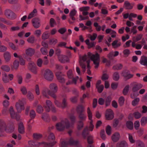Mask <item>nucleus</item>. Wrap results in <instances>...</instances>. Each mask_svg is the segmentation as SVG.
I'll return each instance as SVG.
<instances>
[{
    "label": "nucleus",
    "instance_id": "obj_1",
    "mask_svg": "<svg viewBox=\"0 0 147 147\" xmlns=\"http://www.w3.org/2000/svg\"><path fill=\"white\" fill-rule=\"evenodd\" d=\"M55 137L53 133H50L48 137V140L49 143L42 142L41 143L37 141L30 140L29 141L28 143L31 147H38L43 145L44 147H52L56 143L54 141Z\"/></svg>",
    "mask_w": 147,
    "mask_h": 147
},
{
    "label": "nucleus",
    "instance_id": "obj_2",
    "mask_svg": "<svg viewBox=\"0 0 147 147\" xmlns=\"http://www.w3.org/2000/svg\"><path fill=\"white\" fill-rule=\"evenodd\" d=\"M69 118L71 121V123L67 119H65L61 122L57 123L56 125L57 129L59 131H62L65 128L68 129L70 127H72L73 125L75 122V118L74 116L72 114L70 115Z\"/></svg>",
    "mask_w": 147,
    "mask_h": 147
},
{
    "label": "nucleus",
    "instance_id": "obj_3",
    "mask_svg": "<svg viewBox=\"0 0 147 147\" xmlns=\"http://www.w3.org/2000/svg\"><path fill=\"white\" fill-rule=\"evenodd\" d=\"M68 144L74 146L76 147H81L80 142L78 140H75L72 138H71L68 142L64 140L61 142V147H67Z\"/></svg>",
    "mask_w": 147,
    "mask_h": 147
},
{
    "label": "nucleus",
    "instance_id": "obj_4",
    "mask_svg": "<svg viewBox=\"0 0 147 147\" xmlns=\"http://www.w3.org/2000/svg\"><path fill=\"white\" fill-rule=\"evenodd\" d=\"M13 126H11L10 127H8L4 120L0 119V136H1V133L4 131L7 132H11L13 131Z\"/></svg>",
    "mask_w": 147,
    "mask_h": 147
},
{
    "label": "nucleus",
    "instance_id": "obj_5",
    "mask_svg": "<svg viewBox=\"0 0 147 147\" xmlns=\"http://www.w3.org/2000/svg\"><path fill=\"white\" fill-rule=\"evenodd\" d=\"M77 111L79 114L80 119L78 124V128L79 130H80L83 127V106L78 105L77 107Z\"/></svg>",
    "mask_w": 147,
    "mask_h": 147
},
{
    "label": "nucleus",
    "instance_id": "obj_6",
    "mask_svg": "<svg viewBox=\"0 0 147 147\" xmlns=\"http://www.w3.org/2000/svg\"><path fill=\"white\" fill-rule=\"evenodd\" d=\"M90 59L93 61L94 64L95 65L94 67L97 68L99 65L100 57L99 55L97 53L95 54H93L90 57Z\"/></svg>",
    "mask_w": 147,
    "mask_h": 147
},
{
    "label": "nucleus",
    "instance_id": "obj_7",
    "mask_svg": "<svg viewBox=\"0 0 147 147\" xmlns=\"http://www.w3.org/2000/svg\"><path fill=\"white\" fill-rule=\"evenodd\" d=\"M55 99V104L57 107L62 109H64L67 107L68 103L66 98H63L61 102L56 100V98Z\"/></svg>",
    "mask_w": 147,
    "mask_h": 147
},
{
    "label": "nucleus",
    "instance_id": "obj_8",
    "mask_svg": "<svg viewBox=\"0 0 147 147\" xmlns=\"http://www.w3.org/2000/svg\"><path fill=\"white\" fill-rule=\"evenodd\" d=\"M44 76L45 79L49 81H52L54 76L53 72L49 69L45 70Z\"/></svg>",
    "mask_w": 147,
    "mask_h": 147
},
{
    "label": "nucleus",
    "instance_id": "obj_9",
    "mask_svg": "<svg viewBox=\"0 0 147 147\" xmlns=\"http://www.w3.org/2000/svg\"><path fill=\"white\" fill-rule=\"evenodd\" d=\"M42 94L44 96L47 98H49V95L51 96L54 99L56 98V96L55 94L51 92V91L50 90L47 88H45L42 90Z\"/></svg>",
    "mask_w": 147,
    "mask_h": 147
},
{
    "label": "nucleus",
    "instance_id": "obj_10",
    "mask_svg": "<svg viewBox=\"0 0 147 147\" xmlns=\"http://www.w3.org/2000/svg\"><path fill=\"white\" fill-rule=\"evenodd\" d=\"M87 112L88 115L89 119L90 120V122L89 127V129L90 131H92L94 128V126L93 124V120L92 119V113L89 107L87 108Z\"/></svg>",
    "mask_w": 147,
    "mask_h": 147
},
{
    "label": "nucleus",
    "instance_id": "obj_11",
    "mask_svg": "<svg viewBox=\"0 0 147 147\" xmlns=\"http://www.w3.org/2000/svg\"><path fill=\"white\" fill-rule=\"evenodd\" d=\"M4 14L5 16L9 19L13 20L16 18L15 14L9 9H7L5 11Z\"/></svg>",
    "mask_w": 147,
    "mask_h": 147
},
{
    "label": "nucleus",
    "instance_id": "obj_12",
    "mask_svg": "<svg viewBox=\"0 0 147 147\" xmlns=\"http://www.w3.org/2000/svg\"><path fill=\"white\" fill-rule=\"evenodd\" d=\"M9 111L11 116L12 118L16 119L17 121L19 120L20 116L19 114L14 112L12 107H10Z\"/></svg>",
    "mask_w": 147,
    "mask_h": 147
},
{
    "label": "nucleus",
    "instance_id": "obj_13",
    "mask_svg": "<svg viewBox=\"0 0 147 147\" xmlns=\"http://www.w3.org/2000/svg\"><path fill=\"white\" fill-rule=\"evenodd\" d=\"M16 107L18 112L20 113L21 111L24 109V102L23 101L19 100L16 103Z\"/></svg>",
    "mask_w": 147,
    "mask_h": 147
},
{
    "label": "nucleus",
    "instance_id": "obj_14",
    "mask_svg": "<svg viewBox=\"0 0 147 147\" xmlns=\"http://www.w3.org/2000/svg\"><path fill=\"white\" fill-rule=\"evenodd\" d=\"M105 117L108 120H111L114 117V113L113 111L111 109H107L105 114Z\"/></svg>",
    "mask_w": 147,
    "mask_h": 147
},
{
    "label": "nucleus",
    "instance_id": "obj_15",
    "mask_svg": "<svg viewBox=\"0 0 147 147\" xmlns=\"http://www.w3.org/2000/svg\"><path fill=\"white\" fill-rule=\"evenodd\" d=\"M67 75L69 78L72 79L73 83L75 84L76 83V80L79 78V77L78 76H76V78H74L72 70H70L67 72Z\"/></svg>",
    "mask_w": 147,
    "mask_h": 147
},
{
    "label": "nucleus",
    "instance_id": "obj_16",
    "mask_svg": "<svg viewBox=\"0 0 147 147\" xmlns=\"http://www.w3.org/2000/svg\"><path fill=\"white\" fill-rule=\"evenodd\" d=\"M28 68L33 73H37V69L35 64L33 62H30L29 63Z\"/></svg>",
    "mask_w": 147,
    "mask_h": 147
},
{
    "label": "nucleus",
    "instance_id": "obj_17",
    "mask_svg": "<svg viewBox=\"0 0 147 147\" xmlns=\"http://www.w3.org/2000/svg\"><path fill=\"white\" fill-rule=\"evenodd\" d=\"M57 78L59 81L61 83H64L65 80L64 78L63 74L60 71H58L56 73Z\"/></svg>",
    "mask_w": 147,
    "mask_h": 147
},
{
    "label": "nucleus",
    "instance_id": "obj_18",
    "mask_svg": "<svg viewBox=\"0 0 147 147\" xmlns=\"http://www.w3.org/2000/svg\"><path fill=\"white\" fill-rule=\"evenodd\" d=\"M32 21L33 25L35 28H38L40 26V20L39 18H34L32 19Z\"/></svg>",
    "mask_w": 147,
    "mask_h": 147
},
{
    "label": "nucleus",
    "instance_id": "obj_19",
    "mask_svg": "<svg viewBox=\"0 0 147 147\" xmlns=\"http://www.w3.org/2000/svg\"><path fill=\"white\" fill-rule=\"evenodd\" d=\"M120 135L118 132L114 133L112 136L111 138L112 141L114 142H117L119 139Z\"/></svg>",
    "mask_w": 147,
    "mask_h": 147
},
{
    "label": "nucleus",
    "instance_id": "obj_20",
    "mask_svg": "<svg viewBox=\"0 0 147 147\" xmlns=\"http://www.w3.org/2000/svg\"><path fill=\"white\" fill-rule=\"evenodd\" d=\"M143 87V85L140 83H137L133 85L132 90L135 92L138 90Z\"/></svg>",
    "mask_w": 147,
    "mask_h": 147
},
{
    "label": "nucleus",
    "instance_id": "obj_21",
    "mask_svg": "<svg viewBox=\"0 0 147 147\" xmlns=\"http://www.w3.org/2000/svg\"><path fill=\"white\" fill-rule=\"evenodd\" d=\"M90 131L88 126L85 127L83 129V139H86V137L91 135L90 134Z\"/></svg>",
    "mask_w": 147,
    "mask_h": 147
},
{
    "label": "nucleus",
    "instance_id": "obj_22",
    "mask_svg": "<svg viewBox=\"0 0 147 147\" xmlns=\"http://www.w3.org/2000/svg\"><path fill=\"white\" fill-rule=\"evenodd\" d=\"M58 58L59 61L62 63L67 62L69 61L68 57L65 55H61L59 56Z\"/></svg>",
    "mask_w": 147,
    "mask_h": 147
},
{
    "label": "nucleus",
    "instance_id": "obj_23",
    "mask_svg": "<svg viewBox=\"0 0 147 147\" xmlns=\"http://www.w3.org/2000/svg\"><path fill=\"white\" fill-rule=\"evenodd\" d=\"M73 94L76 96L71 97L70 98V100L72 102H75L77 100V97L78 96V92L77 90L74 89L73 90Z\"/></svg>",
    "mask_w": 147,
    "mask_h": 147
},
{
    "label": "nucleus",
    "instance_id": "obj_24",
    "mask_svg": "<svg viewBox=\"0 0 147 147\" xmlns=\"http://www.w3.org/2000/svg\"><path fill=\"white\" fill-rule=\"evenodd\" d=\"M140 63L142 65L147 66V57L144 56H142L140 61Z\"/></svg>",
    "mask_w": 147,
    "mask_h": 147
},
{
    "label": "nucleus",
    "instance_id": "obj_25",
    "mask_svg": "<svg viewBox=\"0 0 147 147\" xmlns=\"http://www.w3.org/2000/svg\"><path fill=\"white\" fill-rule=\"evenodd\" d=\"M49 88L51 92L55 94L57 90V87L56 85L54 83L51 84L49 86Z\"/></svg>",
    "mask_w": 147,
    "mask_h": 147
},
{
    "label": "nucleus",
    "instance_id": "obj_26",
    "mask_svg": "<svg viewBox=\"0 0 147 147\" xmlns=\"http://www.w3.org/2000/svg\"><path fill=\"white\" fill-rule=\"evenodd\" d=\"M46 106H45V107L47 111L49 112L51 109V107L53 105L52 102L49 100H47L46 101Z\"/></svg>",
    "mask_w": 147,
    "mask_h": 147
},
{
    "label": "nucleus",
    "instance_id": "obj_27",
    "mask_svg": "<svg viewBox=\"0 0 147 147\" xmlns=\"http://www.w3.org/2000/svg\"><path fill=\"white\" fill-rule=\"evenodd\" d=\"M86 44L88 46V48L90 49L93 47H94L95 46L96 43L92 41L91 42H90L89 40L88 39H87L85 41Z\"/></svg>",
    "mask_w": 147,
    "mask_h": 147
},
{
    "label": "nucleus",
    "instance_id": "obj_28",
    "mask_svg": "<svg viewBox=\"0 0 147 147\" xmlns=\"http://www.w3.org/2000/svg\"><path fill=\"white\" fill-rule=\"evenodd\" d=\"M77 11L75 9H73L71 10L69 13V16L71 19L73 21L76 20V18L74 16L76 15Z\"/></svg>",
    "mask_w": 147,
    "mask_h": 147
},
{
    "label": "nucleus",
    "instance_id": "obj_29",
    "mask_svg": "<svg viewBox=\"0 0 147 147\" xmlns=\"http://www.w3.org/2000/svg\"><path fill=\"white\" fill-rule=\"evenodd\" d=\"M112 99V98L110 96H107L105 100L106 107H107L110 105Z\"/></svg>",
    "mask_w": 147,
    "mask_h": 147
},
{
    "label": "nucleus",
    "instance_id": "obj_30",
    "mask_svg": "<svg viewBox=\"0 0 147 147\" xmlns=\"http://www.w3.org/2000/svg\"><path fill=\"white\" fill-rule=\"evenodd\" d=\"M126 126L128 129L130 130H132L133 129V123L130 121H128L126 122Z\"/></svg>",
    "mask_w": 147,
    "mask_h": 147
},
{
    "label": "nucleus",
    "instance_id": "obj_31",
    "mask_svg": "<svg viewBox=\"0 0 147 147\" xmlns=\"http://www.w3.org/2000/svg\"><path fill=\"white\" fill-rule=\"evenodd\" d=\"M18 130L19 132L23 134L24 132V127L22 122H20L18 124Z\"/></svg>",
    "mask_w": 147,
    "mask_h": 147
},
{
    "label": "nucleus",
    "instance_id": "obj_32",
    "mask_svg": "<svg viewBox=\"0 0 147 147\" xmlns=\"http://www.w3.org/2000/svg\"><path fill=\"white\" fill-rule=\"evenodd\" d=\"M34 50L31 48H29L26 50V55L31 56H32L34 53Z\"/></svg>",
    "mask_w": 147,
    "mask_h": 147
},
{
    "label": "nucleus",
    "instance_id": "obj_33",
    "mask_svg": "<svg viewBox=\"0 0 147 147\" xmlns=\"http://www.w3.org/2000/svg\"><path fill=\"white\" fill-rule=\"evenodd\" d=\"M0 22L9 25L12 24V23L10 21H7L5 18L2 17H0Z\"/></svg>",
    "mask_w": 147,
    "mask_h": 147
},
{
    "label": "nucleus",
    "instance_id": "obj_34",
    "mask_svg": "<svg viewBox=\"0 0 147 147\" xmlns=\"http://www.w3.org/2000/svg\"><path fill=\"white\" fill-rule=\"evenodd\" d=\"M86 139L87 140V142L89 144L91 145L93 143V137L92 135H91L88 136L86 137Z\"/></svg>",
    "mask_w": 147,
    "mask_h": 147
},
{
    "label": "nucleus",
    "instance_id": "obj_35",
    "mask_svg": "<svg viewBox=\"0 0 147 147\" xmlns=\"http://www.w3.org/2000/svg\"><path fill=\"white\" fill-rule=\"evenodd\" d=\"M37 11L36 9H34L29 15L28 17V19H30L35 16L37 13Z\"/></svg>",
    "mask_w": 147,
    "mask_h": 147
},
{
    "label": "nucleus",
    "instance_id": "obj_36",
    "mask_svg": "<svg viewBox=\"0 0 147 147\" xmlns=\"http://www.w3.org/2000/svg\"><path fill=\"white\" fill-rule=\"evenodd\" d=\"M113 78L115 81H117L119 79V74L118 72L116 71L114 73L113 76Z\"/></svg>",
    "mask_w": 147,
    "mask_h": 147
},
{
    "label": "nucleus",
    "instance_id": "obj_37",
    "mask_svg": "<svg viewBox=\"0 0 147 147\" xmlns=\"http://www.w3.org/2000/svg\"><path fill=\"white\" fill-rule=\"evenodd\" d=\"M42 118L46 122H49L50 120L49 116L47 113H43L42 115Z\"/></svg>",
    "mask_w": 147,
    "mask_h": 147
},
{
    "label": "nucleus",
    "instance_id": "obj_38",
    "mask_svg": "<svg viewBox=\"0 0 147 147\" xmlns=\"http://www.w3.org/2000/svg\"><path fill=\"white\" fill-rule=\"evenodd\" d=\"M124 5L126 7V9H131L133 7L131 4L128 1H125L124 3Z\"/></svg>",
    "mask_w": 147,
    "mask_h": 147
},
{
    "label": "nucleus",
    "instance_id": "obj_39",
    "mask_svg": "<svg viewBox=\"0 0 147 147\" xmlns=\"http://www.w3.org/2000/svg\"><path fill=\"white\" fill-rule=\"evenodd\" d=\"M136 147H145L144 142L140 140H138L136 142Z\"/></svg>",
    "mask_w": 147,
    "mask_h": 147
},
{
    "label": "nucleus",
    "instance_id": "obj_40",
    "mask_svg": "<svg viewBox=\"0 0 147 147\" xmlns=\"http://www.w3.org/2000/svg\"><path fill=\"white\" fill-rule=\"evenodd\" d=\"M123 67V65L121 63L117 64L113 67V69L114 70H118L121 69Z\"/></svg>",
    "mask_w": 147,
    "mask_h": 147
},
{
    "label": "nucleus",
    "instance_id": "obj_41",
    "mask_svg": "<svg viewBox=\"0 0 147 147\" xmlns=\"http://www.w3.org/2000/svg\"><path fill=\"white\" fill-rule=\"evenodd\" d=\"M129 85H127L125 87L122 92V93L123 95L125 96L127 94L129 91Z\"/></svg>",
    "mask_w": 147,
    "mask_h": 147
},
{
    "label": "nucleus",
    "instance_id": "obj_42",
    "mask_svg": "<svg viewBox=\"0 0 147 147\" xmlns=\"http://www.w3.org/2000/svg\"><path fill=\"white\" fill-rule=\"evenodd\" d=\"M141 124L142 126H144L147 123V117H143L141 119Z\"/></svg>",
    "mask_w": 147,
    "mask_h": 147
},
{
    "label": "nucleus",
    "instance_id": "obj_43",
    "mask_svg": "<svg viewBox=\"0 0 147 147\" xmlns=\"http://www.w3.org/2000/svg\"><path fill=\"white\" fill-rule=\"evenodd\" d=\"M126 145V142L123 141L120 142H118L117 144V147H125Z\"/></svg>",
    "mask_w": 147,
    "mask_h": 147
},
{
    "label": "nucleus",
    "instance_id": "obj_44",
    "mask_svg": "<svg viewBox=\"0 0 147 147\" xmlns=\"http://www.w3.org/2000/svg\"><path fill=\"white\" fill-rule=\"evenodd\" d=\"M4 56L6 61L7 62L10 60L11 56L9 52H6L5 53L4 55Z\"/></svg>",
    "mask_w": 147,
    "mask_h": 147
},
{
    "label": "nucleus",
    "instance_id": "obj_45",
    "mask_svg": "<svg viewBox=\"0 0 147 147\" xmlns=\"http://www.w3.org/2000/svg\"><path fill=\"white\" fill-rule=\"evenodd\" d=\"M133 115L136 119L140 118L142 116L141 114L138 111L134 113H133Z\"/></svg>",
    "mask_w": 147,
    "mask_h": 147
},
{
    "label": "nucleus",
    "instance_id": "obj_46",
    "mask_svg": "<svg viewBox=\"0 0 147 147\" xmlns=\"http://www.w3.org/2000/svg\"><path fill=\"white\" fill-rule=\"evenodd\" d=\"M118 42L117 40H115L112 43V45L114 48L119 47L121 45L120 42H119L117 43Z\"/></svg>",
    "mask_w": 147,
    "mask_h": 147
},
{
    "label": "nucleus",
    "instance_id": "obj_47",
    "mask_svg": "<svg viewBox=\"0 0 147 147\" xmlns=\"http://www.w3.org/2000/svg\"><path fill=\"white\" fill-rule=\"evenodd\" d=\"M125 101V99L124 97L123 96L120 97L119 99L118 102L120 106H122L124 104Z\"/></svg>",
    "mask_w": 147,
    "mask_h": 147
},
{
    "label": "nucleus",
    "instance_id": "obj_48",
    "mask_svg": "<svg viewBox=\"0 0 147 147\" xmlns=\"http://www.w3.org/2000/svg\"><path fill=\"white\" fill-rule=\"evenodd\" d=\"M33 137L34 139L38 140L42 138V135L40 134L35 133L33 134Z\"/></svg>",
    "mask_w": 147,
    "mask_h": 147
},
{
    "label": "nucleus",
    "instance_id": "obj_49",
    "mask_svg": "<svg viewBox=\"0 0 147 147\" xmlns=\"http://www.w3.org/2000/svg\"><path fill=\"white\" fill-rule=\"evenodd\" d=\"M142 34H139L136 37H134L133 38V41L136 42L140 40L142 38Z\"/></svg>",
    "mask_w": 147,
    "mask_h": 147
},
{
    "label": "nucleus",
    "instance_id": "obj_50",
    "mask_svg": "<svg viewBox=\"0 0 147 147\" xmlns=\"http://www.w3.org/2000/svg\"><path fill=\"white\" fill-rule=\"evenodd\" d=\"M140 99L138 98H135L132 102V105L134 106H135L138 104V102H139Z\"/></svg>",
    "mask_w": 147,
    "mask_h": 147
},
{
    "label": "nucleus",
    "instance_id": "obj_51",
    "mask_svg": "<svg viewBox=\"0 0 147 147\" xmlns=\"http://www.w3.org/2000/svg\"><path fill=\"white\" fill-rule=\"evenodd\" d=\"M35 40V37L33 36H30L27 39L28 42L31 43H33L34 42Z\"/></svg>",
    "mask_w": 147,
    "mask_h": 147
},
{
    "label": "nucleus",
    "instance_id": "obj_52",
    "mask_svg": "<svg viewBox=\"0 0 147 147\" xmlns=\"http://www.w3.org/2000/svg\"><path fill=\"white\" fill-rule=\"evenodd\" d=\"M2 79L3 82L5 83H7L9 82L8 77L6 74L3 75Z\"/></svg>",
    "mask_w": 147,
    "mask_h": 147
},
{
    "label": "nucleus",
    "instance_id": "obj_53",
    "mask_svg": "<svg viewBox=\"0 0 147 147\" xmlns=\"http://www.w3.org/2000/svg\"><path fill=\"white\" fill-rule=\"evenodd\" d=\"M106 131L107 134L110 135L111 134V127L109 125H107L106 129Z\"/></svg>",
    "mask_w": 147,
    "mask_h": 147
},
{
    "label": "nucleus",
    "instance_id": "obj_54",
    "mask_svg": "<svg viewBox=\"0 0 147 147\" xmlns=\"http://www.w3.org/2000/svg\"><path fill=\"white\" fill-rule=\"evenodd\" d=\"M96 87L97 89L98 92L99 93H100L102 92L104 88V86L103 85H101L99 86Z\"/></svg>",
    "mask_w": 147,
    "mask_h": 147
},
{
    "label": "nucleus",
    "instance_id": "obj_55",
    "mask_svg": "<svg viewBox=\"0 0 147 147\" xmlns=\"http://www.w3.org/2000/svg\"><path fill=\"white\" fill-rule=\"evenodd\" d=\"M109 78V75L107 74L104 73L102 74L101 79L102 81H104L107 80Z\"/></svg>",
    "mask_w": 147,
    "mask_h": 147
},
{
    "label": "nucleus",
    "instance_id": "obj_56",
    "mask_svg": "<svg viewBox=\"0 0 147 147\" xmlns=\"http://www.w3.org/2000/svg\"><path fill=\"white\" fill-rule=\"evenodd\" d=\"M35 111L33 110H31L30 113V116L32 119H34L36 116Z\"/></svg>",
    "mask_w": 147,
    "mask_h": 147
},
{
    "label": "nucleus",
    "instance_id": "obj_57",
    "mask_svg": "<svg viewBox=\"0 0 147 147\" xmlns=\"http://www.w3.org/2000/svg\"><path fill=\"white\" fill-rule=\"evenodd\" d=\"M40 51L42 54L44 55H47L48 53L47 48L42 47L40 49Z\"/></svg>",
    "mask_w": 147,
    "mask_h": 147
},
{
    "label": "nucleus",
    "instance_id": "obj_58",
    "mask_svg": "<svg viewBox=\"0 0 147 147\" xmlns=\"http://www.w3.org/2000/svg\"><path fill=\"white\" fill-rule=\"evenodd\" d=\"M49 36V34L47 32L44 33L42 36V38L43 39H46L48 38Z\"/></svg>",
    "mask_w": 147,
    "mask_h": 147
},
{
    "label": "nucleus",
    "instance_id": "obj_59",
    "mask_svg": "<svg viewBox=\"0 0 147 147\" xmlns=\"http://www.w3.org/2000/svg\"><path fill=\"white\" fill-rule=\"evenodd\" d=\"M31 118V119H30L28 122V125L29 130H30L31 129V125L34 123V121Z\"/></svg>",
    "mask_w": 147,
    "mask_h": 147
},
{
    "label": "nucleus",
    "instance_id": "obj_60",
    "mask_svg": "<svg viewBox=\"0 0 147 147\" xmlns=\"http://www.w3.org/2000/svg\"><path fill=\"white\" fill-rule=\"evenodd\" d=\"M36 110L38 113H41L43 111V109L41 105H38L37 107Z\"/></svg>",
    "mask_w": 147,
    "mask_h": 147
},
{
    "label": "nucleus",
    "instance_id": "obj_61",
    "mask_svg": "<svg viewBox=\"0 0 147 147\" xmlns=\"http://www.w3.org/2000/svg\"><path fill=\"white\" fill-rule=\"evenodd\" d=\"M27 97L30 100H33L34 98L33 94L30 92H28Z\"/></svg>",
    "mask_w": 147,
    "mask_h": 147
},
{
    "label": "nucleus",
    "instance_id": "obj_62",
    "mask_svg": "<svg viewBox=\"0 0 147 147\" xmlns=\"http://www.w3.org/2000/svg\"><path fill=\"white\" fill-rule=\"evenodd\" d=\"M1 69L3 70L8 72L10 70V67L7 65H3L1 67Z\"/></svg>",
    "mask_w": 147,
    "mask_h": 147
},
{
    "label": "nucleus",
    "instance_id": "obj_63",
    "mask_svg": "<svg viewBox=\"0 0 147 147\" xmlns=\"http://www.w3.org/2000/svg\"><path fill=\"white\" fill-rule=\"evenodd\" d=\"M9 46L13 50L16 51L18 49L17 47H16L15 45L12 42H9Z\"/></svg>",
    "mask_w": 147,
    "mask_h": 147
},
{
    "label": "nucleus",
    "instance_id": "obj_64",
    "mask_svg": "<svg viewBox=\"0 0 147 147\" xmlns=\"http://www.w3.org/2000/svg\"><path fill=\"white\" fill-rule=\"evenodd\" d=\"M119 123V121L117 119H114L113 123V126L114 127H116Z\"/></svg>",
    "mask_w": 147,
    "mask_h": 147
}]
</instances>
